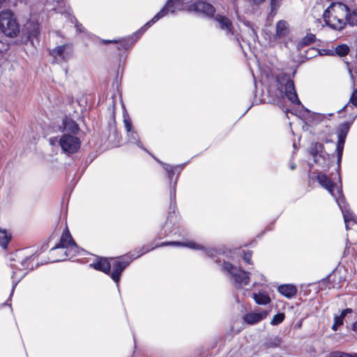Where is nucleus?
<instances>
[{
  "label": "nucleus",
  "instance_id": "nucleus-18",
  "mask_svg": "<svg viewBox=\"0 0 357 357\" xmlns=\"http://www.w3.org/2000/svg\"><path fill=\"white\" fill-rule=\"evenodd\" d=\"M111 263L107 258L99 257L96 261L90 264L91 267H93L97 271H102L107 275L110 274Z\"/></svg>",
  "mask_w": 357,
  "mask_h": 357
},
{
  "label": "nucleus",
  "instance_id": "nucleus-38",
  "mask_svg": "<svg viewBox=\"0 0 357 357\" xmlns=\"http://www.w3.org/2000/svg\"><path fill=\"white\" fill-rule=\"evenodd\" d=\"M123 123L125 125V128L127 132H130L132 130V123L131 120L128 117L125 118L123 120Z\"/></svg>",
  "mask_w": 357,
  "mask_h": 357
},
{
  "label": "nucleus",
  "instance_id": "nucleus-12",
  "mask_svg": "<svg viewBox=\"0 0 357 357\" xmlns=\"http://www.w3.org/2000/svg\"><path fill=\"white\" fill-rule=\"evenodd\" d=\"M163 165H164L165 169L167 172V177L169 180V183H170L171 203H170L169 208H170V210H172L173 213H174V209L176 208V204H175V202L173 203V200H174L176 199V183H177V178H176L174 182L172 183L173 177L175 174L174 167L169 165H166V164H164Z\"/></svg>",
  "mask_w": 357,
  "mask_h": 357
},
{
  "label": "nucleus",
  "instance_id": "nucleus-33",
  "mask_svg": "<svg viewBox=\"0 0 357 357\" xmlns=\"http://www.w3.org/2000/svg\"><path fill=\"white\" fill-rule=\"evenodd\" d=\"M326 357H357V354H349L347 353L340 352V351H335L331 353Z\"/></svg>",
  "mask_w": 357,
  "mask_h": 357
},
{
  "label": "nucleus",
  "instance_id": "nucleus-2",
  "mask_svg": "<svg viewBox=\"0 0 357 357\" xmlns=\"http://www.w3.org/2000/svg\"><path fill=\"white\" fill-rule=\"evenodd\" d=\"M349 7L342 3H333L324 10L323 17L326 23L333 29L341 30L345 25Z\"/></svg>",
  "mask_w": 357,
  "mask_h": 357
},
{
  "label": "nucleus",
  "instance_id": "nucleus-36",
  "mask_svg": "<svg viewBox=\"0 0 357 357\" xmlns=\"http://www.w3.org/2000/svg\"><path fill=\"white\" fill-rule=\"evenodd\" d=\"M343 324V319H342V317H339V316H335L334 317V323L332 326V329L333 331H337L338 327L342 326Z\"/></svg>",
  "mask_w": 357,
  "mask_h": 357
},
{
  "label": "nucleus",
  "instance_id": "nucleus-22",
  "mask_svg": "<svg viewBox=\"0 0 357 357\" xmlns=\"http://www.w3.org/2000/svg\"><path fill=\"white\" fill-rule=\"evenodd\" d=\"M63 127L64 130L68 131L73 134H77L79 130L78 124L74 120L68 117L63 119Z\"/></svg>",
  "mask_w": 357,
  "mask_h": 357
},
{
  "label": "nucleus",
  "instance_id": "nucleus-14",
  "mask_svg": "<svg viewBox=\"0 0 357 357\" xmlns=\"http://www.w3.org/2000/svg\"><path fill=\"white\" fill-rule=\"evenodd\" d=\"M215 21L218 23V27L225 31L226 35L233 36L234 26L231 21L227 17L221 15H217L215 17Z\"/></svg>",
  "mask_w": 357,
  "mask_h": 357
},
{
  "label": "nucleus",
  "instance_id": "nucleus-52",
  "mask_svg": "<svg viewBox=\"0 0 357 357\" xmlns=\"http://www.w3.org/2000/svg\"><path fill=\"white\" fill-rule=\"evenodd\" d=\"M333 142L332 139H328V140H326V142L328 143V142Z\"/></svg>",
  "mask_w": 357,
  "mask_h": 357
},
{
  "label": "nucleus",
  "instance_id": "nucleus-7",
  "mask_svg": "<svg viewBox=\"0 0 357 357\" xmlns=\"http://www.w3.org/2000/svg\"><path fill=\"white\" fill-rule=\"evenodd\" d=\"M351 123L352 122H344L340 125L337 128L338 140L336 146V152L337 156V163L338 167L340 166L345 140Z\"/></svg>",
  "mask_w": 357,
  "mask_h": 357
},
{
  "label": "nucleus",
  "instance_id": "nucleus-45",
  "mask_svg": "<svg viewBox=\"0 0 357 357\" xmlns=\"http://www.w3.org/2000/svg\"><path fill=\"white\" fill-rule=\"evenodd\" d=\"M30 259V257H26L24 260L22 261V266L24 267V264L26 263Z\"/></svg>",
  "mask_w": 357,
  "mask_h": 357
},
{
  "label": "nucleus",
  "instance_id": "nucleus-40",
  "mask_svg": "<svg viewBox=\"0 0 357 357\" xmlns=\"http://www.w3.org/2000/svg\"><path fill=\"white\" fill-rule=\"evenodd\" d=\"M352 312L351 309L347 308L346 310H342L341 312V314L339 317H342V319H344V318L347 315V314L349 312Z\"/></svg>",
  "mask_w": 357,
  "mask_h": 357
},
{
  "label": "nucleus",
  "instance_id": "nucleus-42",
  "mask_svg": "<svg viewBox=\"0 0 357 357\" xmlns=\"http://www.w3.org/2000/svg\"><path fill=\"white\" fill-rule=\"evenodd\" d=\"M172 218V212H169V215L167 217V221L165 222V226H167L168 225V222L170 221L171 222V219Z\"/></svg>",
  "mask_w": 357,
  "mask_h": 357
},
{
  "label": "nucleus",
  "instance_id": "nucleus-47",
  "mask_svg": "<svg viewBox=\"0 0 357 357\" xmlns=\"http://www.w3.org/2000/svg\"><path fill=\"white\" fill-rule=\"evenodd\" d=\"M52 7H59L60 8H64V7H63V3H61V4H60V5L55 3V4H54V6H52Z\"/></svg>",
  "mask_w": 357,
  "mask_h": 357
},
{
  "label": "nucleus",
  "instance_id": "nucleus-54",
  "mask_svg": "<svg viewBox=\"0 0 357 357\" xmlns=\"http://www.w3.org/2000/svg\"><path fill=\"white\" fill-rule=\"evenodd\" d=\"M338 177H339V179L340 180V174H338Z\"/></svg>",
  "mask_w": 357,
  "mask_h": 357
},
{
  "label": "nucleus",
  "instance_id": "nucleus-31",
  "mask_svg": "<svg viewBox=\"0 0 357 357\" xmlns=\"http://www.w3.org/2000/svg\"><path fill=\"white\" fill-rule=\"evenodd\" d=\"M349 52V48L347 45H339L335 48V52L340 56H346Z\"/></svg>",
  "mask_w": 357,
  "mask_h": 357
},
{
  "label": "nucleus",
  "instance_id": "nucleus-4",
  "mask_svg": "<svg viewBox=\"0 0 357 357\" xmlns=\"http://www.w3.org/2000/svg\"><path fill=\"white\" fill-rule=\"evenodd\" d=\"M317 180L324 188L326 189L329 193L335 199L336 202L341 207L340 201L344 200L342 187H338L330 177L323 172H319L317 176Z\"/></svg>",
  "mask_w": 357,
  "mask_h": 357
},
{
  "label": "nucleus",
  "instance_id": "nucleus-15",
  "mask_svg": "<svg viewBox=\"0 0 357 357\" xmlns=\"http://www.w3.org/2000/svg\"><path fill=\"white\" fill-rule=\"evenodd\" d=\"M135 41L132 37L122 38L121 40H102L101 43L108 45L109 43H115L117 45L116 49L119 51L127 50L132 47Z\"/></svg>",
  "mask_w": 357,
  "mask_h": 357
},
{
  "label": "nucleus",
  "instance_id": "nucleus-20",
  "mask_svg": "<svg viewBox=\"0 0 357 357\" xmlns=\"http://www.w3.org/2000/svg\"><path fill=\"white\" fill-rule=\"evenodd\" d=\"M324 146L322 144L319 142H314L311 144L310 153L314 158V161L316 163L319 162V157L324 158Z\"/></svg>",
  "mask_w": 357,
  "mask_h": 357
},
{
  "label": "nucleus",
  "instance_id": "nucleus-30",
  "mask_svg": "<svg viewBox=\"0 0 357 357\" xmlns=\"http://www.w3.org/2000/svg\"><path fill=\"white\" fill-rule=\"evenodd\" d=\"M280 340L277 337L269 338L264 342V347L267 349L275 348L278 347L280 344Z\"/></svg>",
  "mask_w": 357,
  "mask_h": 357
},
{
  "label": "nucleus",
  "instance_id": "nucleus-41",
  "mask_svg": "<svg viewBox=\"0 0 357 357\" xmlns=\"http://www.w3.org/2000/svg\"><path fill=\"white\" fill-rule=\"evenodd\" d=\"M250 3L254 5L259 6L264 3L266 0H248Z\"/></svg>",
  "mask_w": 357,
  "mask_h": 357
},
{
  "label": "nucleus",
  "instance_id": "nucleus-3",
  "mask_svg": "<svg viewBox=\"0 0 357 357\" xmlns=\"http://www.w3.org/2000/svg\"><path fill=\"white\" fill-rule=\"evenodd\" d=\"M222 269L232 277L234 285L236 288H241L246 286L250 282V273L234 266L229 262L224 261L222 265Z\"/></svg>",
  "mask_w": 357,
  "mask_h": 357
},
{
  "label": "nucleus",
  "instance_id": "nucleus-6",
  "mask_svg": "<svg viewBox=\"0 0 357 357\" xmlns=\"http://www.w3.org/2000/svg\"><path fill=\"white\" fill-rule=\"evenodd\" d=\"M277 82L282 86H284V93L288 100L294 105H300L301 101L295 90L294 83L287 73L278 75L276 77Z\"/></svg>",
  "mask_w": 357,
  "mask_h": 357
},
{
  "label": "nucleus",
  "instance_id": "nucleus-29",
  "mask_svg": "<svg viewBox=\"0 0 357 357\" xmlns=\"http://www.w3.org/2000/svg\"><path fill=\"white\" fill-rule=\"evenodd\" d=\"M352 106L357 107V88L354 90L348 103L344 106L342 110H345Z\"/></svg>",
  "mask_w": 357,
  "mask_h": 357
},
{
  "label": "nucleus",
  "instance_id": "nucleus-46",
  "mask_svg": "<svg viewBox=\"0 0 357 357\" xmlns=\"http://www.w3.org/2000/svg\"><path fill=\"white\" fill-rule=\"evenodd\" d=\"M76 27L79 31H80V32L82 31V25L81 24H77Z\"/></svg>",
  "mask_w": 357,
  "mask_h": 357
},
{
  "label": "nucleus",
  "instance_id": "nucleus-28",
  "mask_svg": "<svg viewBox=\"0 0 357 357\" xmlns=\"http://www.w3.org/2000/svg\"><path fill=\"white\" fill-rule=\"evenodd\" d=\"M316 40V36L313 33H307L302 40L298 43L297 46L298 48H302L305 46L309 45L313 43Z\"/></svg>",
  "mask_w": 357,
  "mask_h": 357
},
{
  "label": "nucleus",
  "instance_id": "nucleus-50",
  "mask_svg": "<svg viewBox=\"0 0 357 357\" xmlns=\"http://www.w3.org/2000/svg\"><path fill=\"white\" fill-rule=\"evenodd\" d=\"M295 167H296V166H295L294 165H291V169H295Z\"/></svg>",
  "mask_w": 357,
  "mask_h": 357
},
{
  "label": "nucleus",
  "instance_id": "nucleus-37",
  "mask_svg": "<svg viewBox=\"0 0 357 357\" xmlns=\"http://www.w3.org/2000/svg\"><path fill=\"white\" fill-rule=\"evenodd\" d=\"M252 252L250 250L245 251L243 253V259L249 264H252L251 259Z\"/></svg>",
  "mask_w": 357,
  "mask_h": 357
},
{
  "label": "nucleus",
  "instance_id": "nucleus-32",
  "mask_svg": "<svg viewBox=\"0 0 357 357\" xmlns=\"http://www.w3.org/2000/svg\"><path fill=\"white\" fill-rule=\"evenodd\" d=\"M285 318V315L284 313H278L273 317L271 324L273 326H277L281 324Z\"/></svg>",
  "mask_w": 357,
  "mask_h": 357
},
{
  "label": "nucleus",
  "instance_id": "nucleus-44",
  "mask_svg": "<svg viewBox=\"0 0 357 357\" xmlns=\"http://www.w3.org/2000/svg\"><path fill=\"white\" fill-rule=\"evenodd\" d=\"M352 330L357 333V321L352 324Z\"/></svg>",
  "mask_w": 357,
  "mask_h": 357
},
{
  "label": "nucleus",
  "instance_id": "nucleus-1",
  "mask_svg": "<svg viewBox=\"0 0 357 357\" xmlns=\"http://www.w3.org/2000/svg\"><path fill=\"white\" fill-rule=\"evenodd\" d=\"M157 246L153 247L150 245H145L141 248L135 250L132 252L115 259L111 258L112 260H114V262L111 264L112 271H110V274H109V275L116 284H118L120 281L122 272L134 259H137L141 257L145 253L153 250Z\"/></svg>",
  "mask_w": 357,
  "mask_h": 357
},
{
  "label": "nucleus",
  "instance_id": "nucleus-19",
  "mask_svg": "<svg viewBox=\"0 0 357 357\" xmlns=\"http://www.w3.org/2000/svg\"><path fill=\"white\" fill-rule=\"evenodd\" d=\"M289 33V28L287 22L285 20H279L276 23L275 37L282 38L287 36Z\"/></svg>",
  "mask_w": 357,
  "mask_h": 357
},
{
  "label": "nucleus",
  "instance_id": "nucleus-48",
  "mask_svg": "<svg viewBox=\"0 0 357 357\" xmlns=\"http://www.w3.org/2000/svg\"><path fill=\"white\" fill-rule=\"evenodd\" d=\"M16 285H17V283H13V288H12V293L14 291V289H15Z\"/></svg>",
  "mask_w": 357,
  "mask_h": 357
},
{
  "label": "nucleus",
  "instance_id": "nucleus-34",
  "mask_svg": "<svg viewBox=\"0 0 357 357\" xmlns=\"http://www.w3.org/2000/svg\"><path fill=\"white\" fill-rule=\"evenodd\" d=\"M130 140L133 143H137L139 146H141V142L139 140V136L137 132L131 130L128 132Z\"/></svg>",
  "mask_w": 357,
  "mask_h": 357
},
{
  "label": "nucleus",
  "instance_id": "nucleus-17",
  "mask_svg": "<svg viewBox=\"0 0 357 357\" xmlns=\"http://www.w3.org/2000/svg\"><path fill=\"white\" fill-rule=\"evenodd\" d=\"M45 5L50 6V10H55L56 13H65L69 9V6L66 0H46Z\"/></svg>",
  "mask_w": 357,
  "mask_h": 357
},
{
  "label": "nucleus",
  "instance_id": "nucleus-13",
  "mask_svg": "<svg viewBox=\"0 0 357 357\" xmlns=\"http://www.w3.org/2000/svg\"><path fill=\"white\" fill-rule=\"evenodd\" d=\"M76 246V243L73 239L69 230L66 228L61 235L59 243L54 248L50 250V252L54 255L58 248H68Z\"/></svg>",
  "mask_w": 357,
  "mask_h": 357
},
{
  "label": "nucleus",
  "instance_id": "nucleus-35",
  "mask_svg": "<svg viewBox=\"0 0 357 357\" xmlns=\"http://www.w3.org/2000/svg\"><path fill=\"white\" fill-rule=\"evenodd\" d=\"M282 0H271V13L274 15L276 13L278 9L280 8Z\"/></svg>",
  "mask_w": 357,
  "mask_h": 357
},
{
  "label": "nucleus",
  "instance_id": "nucleus-9",
  "mask_svg": "<svg viewBox=\"0 0 357 357\" xmlns=\"http://www.w3.org/2000/svg\"><path fill=\"white\" fill-rule=\"evenodd\" d=\"M80 144L77 137L68 134L63 135L59 140V145L63 152L70 154L77 152L80 147Z\"/></svg>",
  "mask_w": 357,
  "mask_h": 357
},
{
  "label": "nucleus",
  "instance_id": "nucleus-27",
  "mask_svg": "<svg viewBox=\"0 0 357 357\" xmlns=\"http://www.w3.org/2000/svg\"><path fill=\"white\" fill-rule=\"evenodd\" d=\"M11 238V235L6 229H0V245L6 248Z\"/></svg>",
  "mask_w": 357,
  "mask_h": 357
},
{
  "label": "nucleus",
  "instance_id": "nucleus-23",
  "mask_svg": "<svg viewBox=\"0 0 357 357\" xmlns=\"http://www.w3.org/2000/svg\"><path fill=\"white\" fill-rule=\"evenodd\" d=\"M340 202H341V207H340V208H341L342 214H343L346 229H348L349 223L351 222H356V218L352 212L344 208L345 199L344 201H340Z\"/></svg>",
  "mask_w": 357,
  "mask_h": 357
},
{
  "label": "nucleus",
  "instance_id": "nucleus-25",
  "mask_svg": "<svg viewBox=\"0 0 357 357\" xmlns=\"http://www.w3.org/2000/svg\"><path fill=\"white\" fill-rule=\"evenodd\" d=\"M252 298L258 305H266L271 302V298L265 292L254 293Z\"/></svg>",
  "mask_w": 357,
  "mask_h": 357
},
{
  "label": "nucleus",
  "instance_id": "nucleus-16",
  "mask_svg": "<svg viewBox=\"0 0 357 357\" xmlns=\"http://www.w3.org/2000/svg\"><path fill=\"white\" fill-rule=\"evenodd\" d=\"M267 315L268 312L266 310H262L259 312H250L245 314L243 317V319L247 324L254 325L264 320Z\"/></svg>",
  "mask_w": 357,
  "mask_h": 357
},
{
  "label": "nucleus",
  "instance_id": "nucleus-21",
  "mask_svg": "<svg viewBox=\"0 0 357 357\" xmlns=\"http://www.w3.org/2000/svg\"><path fill=\"white\" fill-rule=\"evenodd\" d=\"M278 291L287 298H292L297 293V288L293 284H282L278 287Z\"/></svg>",
  "mask_w": 357,
  "mask_h": 357
},
{
  "label": "nucleus",
  "instance_id": "nucleus-51",
  "mask_svg": "<svg viewBox=\"0 0 357 357\" xmlns=\"http://www.w3.org/2000/svg\"><path fill=\"white\" fill-rule=\"evenodd\" d=\"M63 255H64V257H68V255L66 251L63 252Z\"/></svg>",
  "mask_w": 357,
  "mask_h": 357
},
{
  "label": "nucleus",
  "instance_id": "nucleus-8",
  "mask_svg": "<svg viewBox=\"0 0 357 357\" xmlns=\"http://www.w3.org/2000/svg\"><path fill=\"white\" fill-rule=\"evenodd\" d=\"M182 4V0H168L165 6L160 10V12H158L150 21L146 23L142 29L145 31L153 23L167 15L169 12L174 13L175 10L181 6Z\"/></svg>",
  "mask_w": 357,
  "mask_h": 357
},
{
  "label": "nucleus",
  "instance_id": "nucleus-43",
  "mask_svg": "<svg viewBox=\"0 0 357 357\" xmlns=\"http://www.w3.org/2000/svg\"><path fill=\"white\" fill-rule=\"evenodd\" d=\"M38 34H39V32L38 31H34V32L33 33H31V35H29L28 38H29V39H31L32 36L37 37Z\"/></svg>",
  "mask_w": 357,
  "mask_h": 357
},
{
  "label": "nucleus",
  "instance_id": "nucleus-11",
  "mask_svg": "<svg viewBox=\"0 0 357 357\" xmlns=\"http://www.w3.org/2000/svg\"><path fill=\"white\" fill-rule=\"evenodd\" d=\"M188 10L190 11L204 14L208 17H213L215 12V8L212 4L204 1H198L190 4Z\"/></svg>",
  "mask_w": 357,
  "mask_h": 357
},
{
  "label": "nucleus",
  "instance_id": "nucleus-53",
  "mask_svg": "<svg viewBox=\"0 0 357 357\" xmlns=\"http://www.w3.org/2000/svg\"><path fill=\"white\" fill-rule=\"evenodd\" d=\"M357 117V114L354 116L353 120H354Z\"/></svg>",
  "mask_w": 357,
  "mask_h": 357
},
{
  "label": "nucleus",
  "instance_id": "nucleus-10",
  "mask_svg": "<svg viewBox=\"0 0 357 357\" xmlns=\"http://www.w3.org/2000/svg\"><path fill=\"white\" fill-rule=\"evenodd\" d=\"M50 54L57 62L67 61L72 58L73 49L71 45L64 44L52 49Z\"/></svg>",
  "mask_w": 357,
  "mask_h": 357
},
{
  "label": "nucleus",
  "instance_id": "nucleus-5",
  "mask_svg": "<svg viewBox=\"0 0 357 357\" xmlns=\"http://www.w3.org/2000/svg\"><path fill=\"white\" fill-rule=\"evenodd\" d=\"M0 28L6 36L10 38L17 36L20 33L19 25L9 11L0 13Z\"/></svg>",
  "mask_w": 357,
  "mask_h": 357
},
{
  "label": "nucleus",
  "instance_id": "nucleus-24",
  "mask_svg": "<svg viewBox=\"0 0 357 357\" xmlns=\"http://www.w3.org/2000/svg\"><path fill=\"white\" fill-rule=\"evenodd\" d=\"M346 24H348L351 26H355L354 31L355 34H357V9H354L352 11L348 10L347 15L345 19Z\"/></svg>",
  "mask_w": 357,
  "mask_h": 357
},
{
  "label": "nucleus",
  "instance_id": "nucleus-39",
  "mask_svg": "<svg viewBox=\"0 0 357 357\" xmlns=\"http://www.w3.org/2000/svg\"><path fill=\"white\" fill-rule=\"evenodd\" d=\"M205 253L210 257H214L217 253V251L214 249L208 248L205 250Z\"/></svg>",
  "mask_w": 357,
  "mask_h": 357
},
{
  "label": "nucleus",
  "instance_id": "nucleus-49",
  "mask_svg": "<svg viewBox=\"0 0 357 357\" xmlns=\"http://www.w3.org/2000/svg\"><path fill=\"white\" fill-rule=\"evenodd\" d=\"M65 259H66V258H65V257H63V258H61V259H56V261H63V260H65Z\"/></svg>",
  "mask_w": 357,
  "mask_h": 357
},
{
  "label": "nucleus",
  "instance_id": "nucleus-26",
  "mask_svg": "<svg viewBox=\"0 0 357 357\" xmlns=\"http://www.w3.org/2000/svg\"><path fill=\"white\" fill-rule=\"evenodd\" d=\"M165 245L186 246V247H188L190 248L198 249V250L202 248L199 245H197V244H196V243H195L193 242H190V243H181V242H178V241H169V242L162 243L159 246H165Z\"/></svg>",
  "mask_w": 357,
  "mask_h": 357
}]
</instances>
